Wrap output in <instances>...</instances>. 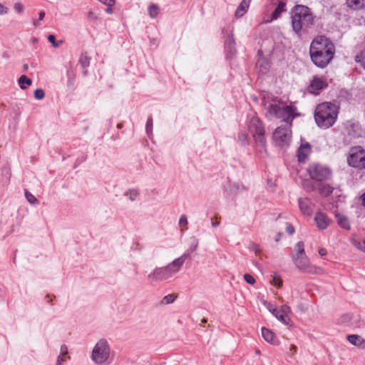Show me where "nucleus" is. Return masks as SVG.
<instances>
[{
    "mask_svg": "<svg viewBox=\"0 0 365 365\" xmlns=\"http://www.w3.org/2000/svg\"><path fill=\"white\" fill-rule=\"evenodd\" d=\"M107 6V8L106 9V12L107 14H113V6H110L109 4H106Z\"/></svg>",
    "mask_w": 365,
    "mask_h": 365,
    "instance_id": "603ef678",
    "label": "nucleus"
},
{
    "mask_svg": "<svg viewBox=\"0 0 365 365\" xmlns=\"http://www.w3.org/2000/svg\"><path fill=\"white\" fill-rule=\"evenodd\" d=\"M307 171L309 177L317 182L329 180L332 175L331 170L328 167L319 163L309 164Z\"/></svg>",
    "mask_w": 365,
    "mask_h": 365,
    "instance_id": "0eeeda50",
    "label": "nucleus"
},
{
    "mask_svg": "<svg viewBox=\"0 0 365 365\" xmlns=\"http://www.w3.org/2000/svg\"><path fill=\"white\" fill-rule=\"evenodd\" d=\"M337 114L336 108L334 104L327 102L322 103L318 105L315 110V121L321 128H329L335 123Z\"/></svg>",
    "mask_w": 365,
    "mask_h": 365,
    "instance_id": "20e7f679",
    "label": "nucleus"
},
{
    "mask_svg": "<svg viewBox=\"0 0 365 365\" xmlns=\"http://www.w3.org/2000/svg\"><path fill=\"white\" fill-rule=\"evenodd\" d=\"M279 312H280L281 313H283V314L289 315V314L291 312V309H290V307L288 305L283 304L281 307L280 310Z\"/></svg>",
    "mask_w": 365,
    "mask_h": 365,
    "instance_id": "79ce46f5",
    "label": "nucleus"
},
{
    "mask_svg": "<svg viewBox=\"0 0 365 365\" xmlns=\"http://www.w3.org/2000/svg\"><path fill=\"white\" fill-rule=\"evenodd\" d=\"M187 257V254L182 255L166 266L156 267L148 275V280L151 283L167 280L176 274L184 264Z\"/></svg>",
    "mask_w": 365,
    "mask_h": 365,
    "instance_id": "7ed1b4c3",
    "label": "nucleus"
},
{
    "mask_svg": "<svg viewBox=\"0 0 365 365\" xmlns=\"http://www.w3.org/2000/svg\"><path fill=\"white\" fill-rule=\"evenodd\" d=\"M14 9L18 13H21V12H23V11L24 9V5L21 2H16L14 5Z\"/></svg>",
    "mask_w": 365,
    "mask_h": 365,
    "instance_id": "ea45409f",
    "label": "nucleus"
},
{
    "mask_svg": "<svg viewBox=\"0 0 365 365\" xmlns=\"http://www.w3.org/2000/svg\"><path fill=\"white\" fill-rule=\"evenodd\" d=\"M290 19L292 30L299 36L314 24L311 9L304 5L294 6L290 11Z\"/></svg>",
    "mask_w": 365,
    "mask_h": 365,
    "instance_id": "f03ea898",
    "label": "nucleus"
},
{
    "mask_svg": "<svg viewBox=\"0 0 365 365\" xmlns=\"http://www.w3.org/2000/svg\"><path fill=\"white\" fill-rule=\"evenodd\" d=\"M272 284L276 287H280L282 285V280L280 277L277 274L274 273L272 275Z\"/></svg>",
    "mask_w": 365,
    "mask_h": 365,
    "instance_id": "7c9ffc66",
    "label": "nucleus"
},
{
    "mask_svg": "<svg viewBox=\"0 0 365 365\" xmlns=\"http://www.w3.org/2000/svg\"><path fill=\"white\" fill-rule=\"evenodd\" d=\"M110 346L106 339L99 340L92 351L91 359L97 364H102L110 356Z\"/></svg>",
    "mask_w": 365,
    "mask_h": 365,
    "instance_id": "6e6552de",
    "label": "nucleus"
},
{
    "mask_svg": "<svg viewBox=\"0 0 365 365\" xmlns=\"http://www.w3.org/2000/svg\"><path fill=\"white\" fill-rule=\"evenodd\" d=\"M362 205L365 207V193L361 196Z\"/></svg>",
    "mask_w": 365,
    "mask_h": 365,
    "instance_id": "bf43d9fd",
    "label": "nucleus"
},
{
    "mask_svg": "<svg viewBox=\"0 0 365 365\" xmlns=\"http://www.w3.org/2000/svg\"><path fill=\"white\" fill-rule=\"evenodd\" d=\"M361 59L360 60V61H361L364 67L365 68V49L361 52Z\"/></svg>",
    "mask_w": 365,
    "mask_h": 365,
    "instance_id": "3c124183",
    "label": "nucleus"
},
{
    "mask_svg": "<svg viewBox=\"0 0 365 365\" xmlns=\"http://www.w3.org/2000/svg\"><path fill=\"white\" fill-rule=\"evenodd\" d=\"M298 203L303 215L310 216L313 213V204L309 198L300 197L298 200Z\"/></svg>",
    "mask_w": 365,
    "mask_h": 365,
    "instance_id": "4468645a",
    "label": "nucleus"
},
{
    "mask_svg": "<svg viewBox=\"0 0 365 365\" xmlns=\"http://www.w3.org/2000/svg\"><path fill=\"white\" fill-rule=\"evenodd\" d=\"M272 313L275 316V317L278 320L282 322L284 324L288 325V326H292V322L290 317H289V315L281 313L275 308L273 309V310L272 311Z\"/></svg>",
    "mask_w": 365,
    "mask_h": 365,
    "instance_id": "a211bd4d",
    "label": "nucleus"
},
{
    "mask_svg": "<svg viewBox=\"0 0 365 365\" xmlns=\"http://www.w3.org/2000/svg\"><path fill=\"white\" fill-rule=\"evenodd\" d=\"M196 247H197V245H195V247H192V249L195 250V249H196Z\"/></svg>",
    "mask_w": 365,
    "mask_h": 365,
    "instance_id": "69168bd1",
    "label": "nucleus"
},
{
    "mask_svg": "<svg viewBox=\"0 0 365 365\" xmlns=\"http://www.w3.org/2000/svg\"><path fill=\"white\" fill-rule=\"evenodd\" d=\"M297 346H294V345H292V346H291L290 350H291L292 351H293V352H296V351H297Z\"/></svg>",
    "mask_w": 365,
    "mask_h": 365,
    "instance_id": "13d9d810",
    "label": "nucleus"
},
{
    "mask_svg": "<svg viewBox=\"0 0 365 365\" xmlns=\"http://www.w3.org/2000/svg\"><path fill=\"white\" fill-rule=\"evenodd\" d=\"M25 197L31 204H38V200L27 190H25Z\"/></svg>",
    "mask_w": 365,
    "mask_h": 365,
    "instance_id": "2f4dec72",
    "label": "nucleus"
},
{
    "mask_svg": "<svg viewBox=\"0 0 365 365\" xmlns=\"http://www.w3.org/2000/svg\"><path fill=\"white\" fill-rule=\"evenodd\" d=\"M79 63L82 66V67L84 68L83 73L84 75L87 74V68L90 65V58L87 56L86 53L81 54L80 58H79Z\"/></svg>",
    "mask_w": 365,
    "mask_h": 365,
    "instance_id": "393cba45",
    "label": "nucleus"
},
{
    "mask_svg": "<svg viewBox=\"0 0 365 365\" xmlns=\"http://www.w3.org/2000/svg\"><path fill=\"white\" fill-rule=\"evenodd\" d=\"M346 3L354 9L365 8V0H346Z\"/></svg>",
    "mask_w": 365,
    "mask_h": 365,
    "instance_id": "4be33fe9",
    "label": "nucleus"
},
{
    "mask_svg": "<svg viewBox=\"0 0 365 365\" xmlns=\"http://www.w3.org/2000/svg\"><path fill=\"white\" fill-rule=\"evenodd\" d=\"M100 2L103 4H109L110 6H114L115 1V0H98Z\"/></svg>",
    "mask_w": 365,
    "mask_h": 365,
    "instance_id": "49530a36",
    "label": "nucleus"
},
{
    "mask_svg": "<svg viewBox=\"0 0 365 365\" xmlns=\"http://www.w3.org/2000/svg\"><path fill=\"white\" fill-rule=\"evenodd\" d=\"M304 245L302 242H298L297 245H295V251L296 253L294 255V256H302L305 255L304 252Z\"/></svg>",
    "mask_w": 365,
    "mask_h": 365,
    "instance_id": "c756f323",
    "label": "nucleus"
},
{
    "mask_svg": "<svg viewBox=\"0 0 365 365\" xmlns=\"http://www.w3.org/2000/svg\"><path fill=\"white\" fill-rule=\"evenodd\" d=\"M314 221L317 227L319 230H325L329 226L331 220L329 217L323 212H318L316 213L314 217Z\"/></svg>",
    "mask_w": 365,
    "mask_h": 365,
    "instance_id": "2eb2a0df",
    "label": "nucleus"
},
{
    "mask_svg": "<svg viewBox=\"0 0 365 365\" xmlns=\"http://www.w3.org/2000/svg\"><path fill=\"white\" fill-rule=\"evenodd\" d=\"M219 224H220V222H217V221H214V220H213V219H212V227H217V226H218V225H219Z\"/></svg>",
    "mask_w": 365,
    "mask_h": 365,
    "instance_id": "4d7b16f0",
    "label": "nucleus"
},
{
    "mask_svg": "<svg viewBox=\"0 0 365 365\" xmlns=\"http://www.w3.org/2000/svg\"><path fill=\"white\" fill-rule=\"evenodd\" d=\"M312 61L319 68H325L333 59L335 46L324 36H318L312 41L309 47Z\"/></svg>",
    "mask_w": 365,
    "mask_h": 365,
    "instance_id": "f257e3e1",
    "label": "nucleus"
},
{
    "mask_svg": "<svg viewBox=\"0 0 365 365\" xmlns=\"http://www.w3.org/2000/svg\"><path fill=\"white\" fill-rule=\"evenodd\" d=\"M248 130L255 139L257 147L265 149V130L262 122L257 117L252 118L250 121Z\"/></svg>",
    "mask_w": 365,
    "mask_h": 365,
    "instance_id": "39448f33",
    "label": "nucleus"
},
{
    "mask_svg": "<svg viewBox=\"0 0 365 365\" xmlns=\"http://www.w3.org/2000/svg\"><path fill=\"white\" fill-rule=\"evenodd\" d=\"M327 86V82L324 77L314 76L309 86V91L312 93L317 94L319 91Z\"/></svg>",
    "mask_w": 365,
    "mask_h": 365,
    "instance_id": "ddd939ff",
    "label": "nucleus"
},
{
    "mask_svg": "<svg viewBox=\"0 0 365 365\" xmlns=\"http://www.w3.org/2000/svg\"><path fill=\"white\" fill-rule=\"evenodd\" d=\"M255 353H256V354L259 355V354H260V351H259V350H258V349H257V350L255 351Z\"/></svg>",
    "mask_w": 365,
    "mask_h": 365,
    "instance_id": "e2e57ef3",
    "label": "nucleus"
},
{
    "mask_svg": "<svg viewBox=\"0 0 365 365\" xmlns=\"http://www.w3.org/2000/svg\"><path fill=\"white\" fill-rule=\"evenodd\" d=\"M347 340L351 344L361 349L365 348V339L357 334H351L347 336Z\"/></svg>",
    "mask_w": 365,
    "mask_h": 365,
    "instance_id": "f3484780",
    "label": "nucleus"
},
{
    "mask_svg": "<svg viewBox=\"0 0 365 365\" xmlns=\"http://www.w3.org/2000/svg\"><path fill=\"white\" fill-rule=\"evenodd\" d=\"M86 19L89 22H94L98 20V14L93 12V11H89L87 13Z\"/></svg>",
    "mask_w": 365,
    "mask_h": 365,
    "instance_id": "72a5a7b5",
    "label": "nucleus"
},
{
    "mask_svg": "<svg viewBox=\"0 0 365 365\" xmlns=\"http://www.w3.org/2000/svg\"><path fill=\"white\" fill-rule=\"evenodd\" d=\"M257 67L262 73H265L269 68V63L264 58H260L257 62Z\"/></svg>",
    "mask_w": 365,
    "mask_h": 365,
    "instance_id": "5701e85b",
    "label": "nucleus"
},
{
    "mask_svg": "<svg viewBox=\"0 0 365 365\" xmlns=\"http://www.w3.org/2000/svg\"><path fill=\"white\" fill-rule=\"evenodd\" d=\"M187 225V217L185 215H181V217L179 220V225L181 227H186Z\"/></svg>",
    "mask_w": 365,
    "mask_h": 365,
    "instance_id": "a19ab883",
    "label": "nucleus"
},
{
    "mask_svg": "<svg viewBox=\"0 0 365 365\" xmlns=\"http://www.w3.org/2000/svg\"><path fill=\"white\" fill-rule=\"evenodd\" d=\"M33 24H34V26H38V25H39L38 21L34 20V21H33Z\"/></svg>",
    "mask_w": 365,
    "mask_h": 365,
    "instance_id": "052dcab7",
    "label": "nucleus"
},
{
    "mask_svg": "<svg viewBox=\"0 0 365 365\" xmlns=\"http://www.w3.org/2000/svg\"><path fill=\"white\" fill-rule=\"evenodd\" d=\"M286 230L290 235H293L294 232V227L289 223H286Z\"/></svg>",
    "mask_w": 365,
    "mask_h": 365,
    "instance_id": "c03bdc74",
    "label": "nucleus"
},
{
    "mask_svg": "<svg viewBox=\"0 0 365 365\" xmlns=\"http://www.w3.org/2000/svg\"><path fill=\"white\" fill-rule=\"evenodd\" d=\"M351 242L354 246L365 252V240L352 237Z\"/></svg>",
    "mask_w": 365,
    "mask_h": 365,
    "instance_id": "bb28decb",
    "label": "nucleus"
},
{
    "mask_svg": "<svg viewBox=\"0 0 365 365\" xmlns=\"http://www.w3.org/2000/svg\"><path fill=\"white\" fill-rule=\"evenodd\" d=\"M312 152L311 145L305 140H302L297 150V158L299 163H304Z\"/></svg>",
    "mask_w": 365,
    "mask_h": 365,
    "instance_id": "f8f14e48",
    "label": "nucleus"
},
{
    "mask_svg": "<svg viewBox=\"0 0 365 365\" xmlns=\"http://www.w3.org/2000/svg\"><path fill=\"white\" fill-rule=\"evenodd\" d=\"M64 357H65V356L60 355L58 357L56 365H61L62 363L65 361Z\"/></svg>",
    "mask_w": 365,
    "mask_h": 365,
    "instance_id": "8fccbe9b",
    "label": "nucleus"
},
{
    "mask_svg": "<svg viewBox=\"0 0 365 365\" xmlns=\"http://www.w3.org/2000/svg\"><path fill=\"white\" fill-rule=\"evenodd\" d=\"M8 11L9 9L2 4H0V15L6 14Z\"/></svg>",
    "mask_w": 365,
    "mask_h": 365,
    "instance_id": "a18cd8bd",
    "label": "nucleus"
},
{
    "mask_svg": "<svg viewBox=\"0 0 365 365\" xmlns=\"http://www.w3.org/2000/svg\"><path fill=\"white\" fill-rule=\"evenodd\" d=\"M148 14L150 18H155L159 14V7L154 4H152L148 7Z\"/></svg>",
    "mask_w": 365,
    "mask_h": 365,
    "instance_id": "c85d7f7f",
    "label": "nucleus"
},
{
    "mask_svg": "<svg viewBox=\"0 0 365 365\" xmlns=\"http://www.w3.org/2000/svg\"><path fill=\"white\" fill-rule=\"evenodd\" d=\"M68 353V348L66 345H62L61 347V355L66 356Z\"/></svg>",
    "mask_w": 365,
    "mask_h": 365,
    "instance_id": "de8ad7c7",
    "label": "nucleus"
},
{
    "mask_svg": "<svg viewBox=\"0 0 365 365\" xmlns=\"http://www.w3.org/2000/svg\"><path fill=\"white\" fill-rule=\"evenodd\" d=\"M45 17V12L41 11L38 14V21H41Z\"/></svg>",
    "mask_w": 365,
    "mask_h": 365,
    "instance_id": "5fc2aeb1",
    "label": "nucleus"
},
{
    "mask_svg": "<svg viewBox=\"0 0 365 365\" xmlns=\"http://www.w3.org/2000/svg\"><path fill=\"white\" fill-rule=\"evenodd\" d=\"M336 218L337 220V223L341 228H344L347 230H350L349 221L346 216L341 214H336Z\"/></svg>",
    "mask_w": 365,
    "mask_h": 365,
    "instance_id": "412c9836",
    "label": "nucleus"
},
{
    "mask_svg": "<svg viewBox=\"0 0 365 365\" xmlns=\"http://www.w3.org/2000/svg\"><path fill=\"white\" fill-rule=\"evenodd\" d=\"M45 93L43 90L41 88H38L34 91V97L37 100H41L44 98Z\"/></svg>",
    "mask_w": 365,
    "mask_h": 365,
    "instance_id": "4c0bfd02",
    "label": "nucleus"
},
{
    "mask_svg": "<svg viewBox=\"0 0 365 365\" xmlns=\"http://www.w3.org/2000/svg\"><path fill=\"white\" fill-rule=\"evenodd\" d=\"M125 195L128 197V198L131 201H133L137 198V197L138 195V192L136 190H131L126 192L125 193Z\"/></svg>",
    "mask_w": 365,
    "mask_h": 365,
    "instance_id": "f704fd0d",
    "label": "nucleus"
},
{
    "mask_svg": "<svg viewBox=\"0 0 365 365\" xmlns=\"http://www.w3.org/2000/svg\"><path fill=\"white\" fill-rule=\"evenodd\" d=\"M284 11H286V2L280 1L274 11L272 13L270 17L267 19H264V21L266 23L272 22L280 17L281 14Z\"/></svg>",
    "mask_w": 365,
    "mask_h": 365,
    "instance_id": "dca6fc26",
    "label": "nucleus"
},
{
    "mask_svg": "<svg viewBox=\"0 0 365 365\" xmlns=\"http://www.w3.org/2000/svg\"><path fill=\"white\" fill-rule=\"evenodd\" d=\"M152 126H153V119H152V118H149L147 120L146 126H145L146 132L148 134H149L151 132Z\"/></svg>",
    "mask_w": 365,
    "mask_h": 365,
    "instance_id": "37998d69",
    "label": "nucleus"
},
{
    "mask_svg": "<svg viewBox=\"0 0 365 365\" xmlns=\"http://www.w3.org/2000/svg\"><path fill=\"white\" fill-rule=\"evenodd\" d=\"M350 166L365 170V150H361L350 154L348 158Z\"/></svg>",
    "mask_w": 365,
    "mask_h": 365,
    "instance_id": "9d476101",
    "label": "nucleus"
},
{
    "mask_svg": "<svg viewBox=\"0 0 365 365\" xmlns=\"http://www.w3.org/2000/svg\"><path fill=\"white\" fill-rule=\"evenodd\" d=\"M48 41L52 44V46L55 48H58L60 46V45L63 43L62 41H61L59 43H57L56 41V37L55 36L51 34L48 36Z\"/></svg>",
    "mask_w": 365,
    "mask_h": 365,
    "instance_id": "e433bc0d",
    "label": "nucleus"
},
{
    "mask_svg": "<svg viewBox=\"0 0 365 365\" xmlns=\"http://www.w3.org/2000/svg\"><path fill=\"white\" fill-rule=\"evenodd\" d=\"M292 134L290 125H281L275 129L272 138L278 146L281 148L287 147L291 143Z\"/></svg>",
    "mask_w": 365,
    "mask_h": 365,
    "instance_id": "1a4fd4ad",
    "label": "nucleus"
},
{
    "mask_svg": "<svg viewBox=\"0 0 365 365\" xmlns=\"http://www.w3.org/2000/svg\"><path fill=\"white\" fill-rule=\"evenodd\" d=\"M249 249L254 252L256 255H259L261 253L259 245L255 242H250L249 245Z\"/></svg>",
    "mask_w": 365,
    "mask_h": 365,
    "instance_id": "473e14b6",
    "label": "nucleus"
},
{
    "mask_svg": "<svg viewBox=\"0 0 365 365\" xmlns=\"http://www.w3.org/2000/svg\"><path fill=\"white\" fill-rule=\"evenodd\" d=\"M251 0H242L235 11L237 18L242 17L247 11Z\"/></svg>",
    "mask_w": 365,
    "mask_h": 365,
    "instance_id": "6ab92c4d",
    "label": "nucleus"
},
{
    "mask_svg": "<svg viewBox=\"0 0 365 365\" xmlns=\"http://www.w3.org/2000/svg\"><path fill=\"white\" fill-rule=\"evenodd\" d=\"M282 236V232L277 233V236L275 237V241L276 242H279Z\"/></svg>",
    "mask_w": 365,
    "mask_h": 365,
    "instance_id": "6e6d98bb",
    "label": "nucleus"
},
{
    "mask_svg": "<svg viewBox=\"0 0 365 365\" xmlns=\"http://www.w3.org/2000/svg\"><path fill=\"white\" fill-rule=\"evenodd\" d=\"M268 309H269V311L272 312V311L273 310V309H271V304H269V306L267 307Z\"/></svg>",
    "mask_w": 365,
    "mask_h": 365,
    "instance_id": "680f3d73",
    "label": "nucleus"
},
{
    "mask_svg": "<svg viewBox=\"0 0 365 365\" xmlns=\"http://www.w3.org/2000/svg\"><path fill=\"white\" fill-rule=\"evenodd\" d=\"M118 128H121V124H118Z\"/></svg>",
    "mask_w": 365,
    "mask_h": 365,
    "instance_id": "0e129e2a",
    "label": "nucleus"
},
{
    "mask_svg": "<svg viewBox=\"0 0 365 365\" xmlns=\"http://www.w3.org/2000/svg\"><path fill=\"white\" fill-rule=\"evenodd\" d=\"M294 264L297 268L304 272L312 273L315 268L310 265L308 257L306 255L302 256H293Z\"/></svg>",
    "mask_w": 365,
    "mask_h": 365,
    "instance_id": "9b49d317",
    "label": "nucleus"
},
{
    "mask_svg": "<svg viewBox=\"0 0 365 365\" xmlns=\"http://www.w3.org/2000/svg\"><path fill=\"white\" fill-rule=\"evenodd\" d=\"M46 297V298H50L51 297H50V295H47Z\"/></svg>",
    "mask_w": 365,
    "mask_h": 365,
    "instance_id": "774afa93",
    "label": "nucleus"
},
{
    "mask_svg": "<svg viewBox=\"0 0 365 365\" xmlns=\"http://www.w3.org/2000/svg\"><path fill=\"white\" fill-rule=\"evenodd\" d=\"M319 193L323 197H328L333 191L334 187L329 184L321 183L318 186Z\"/></svg>",
    "mask_w": 365,
    "mask_h": 365,
    "instance_id": "aec40b11",
    "label": "nucleus"
},
{
    "mask_svg": "<svg viewBox=\"0 0 365 365\" xmlns=\"http://www.w3.org/2000/svg\"><path fill=\"white\" fill-rule=\"evenodd\" d=\"M319 254L321 255V256H324L327 255V250L326 249L324 248H321L319 249Z\"/></svg>",
    "mask_w": 365,
    "mask_h": 365,
    "instance_id": "864d4df0",
    "label": "nucleus"
},
{
    "mask_svg": "<svg viewBox=\"0 0 365 365\" xmlns=\"http://www.w3.org/2000/svg\"><path fill=\"white\" fill-rule=\"evenodd\" d=\"M176 299V296L173 294H170L165 296L163 299V303L168 304L173 303Z\"/></svg>",
    "mask_w": 365,
    "mask_h": 365,
    "instance_id": "c9c22d12",
    "label": "nucleus"
},
{
    "mask_svg": "<svg viewBox=\"0 0 365 365\" xmlns=\"http://www.w3.org/2000/svg\"><path fill=\"white\" fill-rule=\"evenodd\" d=\"M196 247H197V245H195V247H192V249L195 250V249H196Z\"/></svg>",
    "mask_w": 365,
    "mask_h": 365,
    "instance_id": "338daca9",
    "label": "nucleus"
},
{
    "mask_svg": "<svg viewBox=\"0 0 365 365\" xmlns=\"http://www.w3.org/2000/svg\"><path fill=\"white\" fill-rule=\"evenodd\" d=\"M238 138L242 142H246L247 140V135L245 133H240L238 136Z\"/></svg>",
    "mask_w": 365,
    "mask_h": 365,
    "instance_id": "09e8293b",
    "label": "nucleus"
},
{
    "mask_svg": "<svg viewBox=\"0 0 365 365\" xmlns=\"http://www.w3.org/2000/svg\"><path fill=\"white\" fill-rule=\"evenodd\" d=\"M351 128L353 130V132L351 129L349 130V134L353 135L354 137L361 136L363 131L361 130V127L359 124L353 123L351 125Z\"/></svg>",
    "mask_w": 365,
    "mask_h": 365,
    "instance_id": "cd10ccee",
    "label": "nucleus"
},
{
    "mask_svg": "<svg viewBox=\"0 0 365 365\" xmlns=\"http://www.w3.org/2000/svg\"><path fill=\"white\" fill-rule=\"evenodd\" d=\"M262 334L265 341L269 343H273L274 335L272 331L263 327L262 328Z\"/></svg>",
    "mask_w": 365,
    "mask_h": 365,
    "instance_id": "a878e982",
    "label": "nucleus"
},
{
    "mask_svg": "<svg viewBox=\"0 0 365 365\" xmlns=\"http://www.w3.org/2000/svg\"><path fill=\"white\" fill-rule=\"evenodd\" d=\"M244 279L246 281V282L250 284H254L255 283V279L250 274H244Z\"/></svg>",
    "mask_w": 365,
    "mask_h": 365,
    "instance_id": "58836bf2",
    "label": "nucleus"
},
{
    "mask_svg": "<svg viewBox=\"0 0 365 365\" xmlns=\"http://www.w3.org/2000/svg\"><path fill=\"white\" fill-rule=\"evenodd\" d=\"M295 108L291 106L280 107L277 104H270L268 107V112L270 115L280 118L286 123L285 125L292 127V120L294 118Z\"/></svg>",
    "mask_w": 365,
    "mask_h": 365,
    "instance_id": "423d86ee",
    "label": "nucleus"
},
{
    "mask_svg": "<svg viewBox=\"0 0 365 365\" xmlns=\"http://www.w3.org/2000/svg\"><path fill=\"white\" fill-rule=\"evenodd\" d=\"M18 83H19L20 88L22 90H25L27 88L28 86H31L32 84V81L29 78H28L26 76L22 75L19 78Z\"/></svg>",
    "mask_w": 365,
    "mask_h": 365,
    "instance_id": "b1692460",
    "label": "nucleus"
}]
</instances>
